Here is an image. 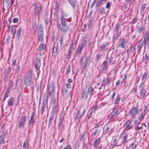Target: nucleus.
Wrapping results in <instances>:
<instances>
[{
  "instance_id": "nucleus-16",
  "label": "nucleus",
  "mask_w": 149,
  "mask_h": 149,
  "mask_svg": "<svg viewBox=\"0 0 149 149\" xmlns=\"http://www.w3.org/2000/svg\"><path fill=\"white\" fill-rule=\"evenodd\" d=\"M34 112H32L31 113V116L30 119L29 120V122L28 124L29 125H31L32 127L33 126L34 124Z\"/></svg>"
},
{
  "instance_id": "nucleus-1",
  "label": "nucleus",
  "mask_w": 149,
  "mask_h": 149,
  "mask_svg": "<svg viewBox=\"0 0 149 149\" xmlns=\"http://www.w3.org/2000/svg\"><path fill=\"white\" fill-rule=\"evenodd\" d=\"M94 91V88L91 86L90 83H88L87 85L84 89H82L81 97L83 99H86L88 96V94L91 96L93 94V92Z\"/></svg>"
},
{
  "instance_id": "nucleus-25",
  "label": "nucleus",
  "mask_w": 149,
  "mask_h": 149,
  "mask_svg": "<svg viewBox=\"0 0 149 149\" xmlns=\"http://www.w3.org/2000/svg\"><path fill=\"white\" fill-rule=\"evenodd\" d=\"M52 54L55 57L57 56V48L56 46H54L53 48Z\"/></svg>"
},
{
  "instance_id": "nucleus-51",
  "label": "nucleus",
  "mask_w": 149,
  "mask_h": 149,
  "mask_svg": "<svg viewBox=\"0 0 149 149\" xmlns=\"http://www.w3.org/2000/svg\"><path fill=\"white\" fill-rule=\"evenodd\" d=\"M113 60V57L112 56H111L109 57L108 58V61L109 63V64L110 65L112 64H113L112 61V60Z\"/></svg>"
},
{
  "instance_id": "nucleus-46",
  "label": "nucleus",
  "mask_w": 149,
  "mask_h": 149,
  "mask_svg": "<svg viewBox=\"0 0 149 149\" xmlns=\"http://www.w3.org/2000/svg\"><path fill=\"white\" fill-rule=\"evenodd\" d=\"M88 62H86L85 61V62L84 63V64L83 66V69L82 70V72H83L84 70H85V68H86V67L87 66V64H88Z\"/></svg>"
},
{
  "instance_id": "nucleus-28",
  "label": "nucleus",
  "mask_w": 149,
  "mask_h": 149,
  "mask_svg": "<svg viewBox=\"0 0 149 149\" xmlns=\"http://www.w3.org/2000/svg\"><path fill=\"white\" fill-rule=\"evenodd\" d=\"M107 62L106 61H104L102 64V72H104L105 70H106L107 67H106Z\"/></svg>"
},
{
  "instance_id": "nucleus-7",
  "label": "nucleus",
  "mask_w": 149,
  "mask_h": 149,
  "mask_svg": "<svg viewBox=\"0 0 149 149\" xmlns=\"http://www.w3.org/2000/svg\"><path fill=\"white\" fill-rule=\"evenodd\" d=\"M139 111L138 109L136 107H133L132 110L129 111V113H131L132 117L135 118L136 115L138 113Z\"/></svg>"
},
{
  "instance_id": "nucleus-52",
  "label": "nucleus",
  "mask_w": 149,
  "mask_h": 149,
  "mask_svg": "<svg viewBox=\"0 0 149 149\" xmlns=\"http://www.w3.org/2000/svg\"><path fill=\"white\" fill-rule=\"evenodd\" d=\"M135 47L134 46H132L130 47V52L131 53H132L135 50Z\"/></svg>"
},
{
  "instance_id": "nucleus-33",
  "label": "nucleus",
  "mask_w": 149,
  "mask_h": 149,
  "mask_svg": "<svg viewBox=\"0 0 149 149\" xmlns=\"http://www.w3.org/2000/svg\"><path fill=\"white\" fill-rule=\"evenodd\" d=\"M46 47V46L44 43L41 44L39 47V48L41 51L44 50Z\"/></svg>"
},
{
  "instance_id": "nucleus-8",
  "label": "nucleus",
  "mask_w": 149,
  "mask_h": 149,
  "mask_svg": "<svg viewBox=\"0 0 149 149\" xmlns=\"http://www.w3.org/2000/svg\"><path fill=\"white\" fill-rule=\"evenodd\" d=\"M75 43L74 42H72L71 45L69 47V49L68 51L67 54V56L68 57L69 59L70 56L71 55V53L72 52L74 49H75V47L74 46Z\"/></svg>"
},
{
  "instance_id": "nucleus-55",
  "label": "nucleus",
  "mask_w": 149,
  "mask_h": 149,
  "mask_svg": "<svg viewBox=\"0 0 149 149\" xmlns=\"http://www.w3.org/2000/svg\"><path fill=\"white\" fill-rule=\"evenodd\" d=\"M5 2H7L10 4L11 6L12 4L13 3L14 0H6Z\"/></svg>"
},
{
  "instance_id": "nucleus-41",
  "label": "nucleus",
  "mask_w": 149,
  "mask_h": 149,
  "mask_svg": "<svg viewBox=\"0 0 149 149\" xmlns=\"http://www.w3.org/2000/svg\"><path fill=\"white\" fill-rule=\"evenodd\" d=\"M41 10H35V15L39 17L41 13Z\"/></svg>"
},
{
  "instance_id": "nucleus-35",
  "label": "nucleus",
  "mask_w": 149,
  "mask_h": 149,
  "mask_svg": "<svg viewBox=\"0 0 149 149\" xmlns=\"http://www.w3.org/2000/svg\"><path fill=\"white\" fill-rule=\"evenodd\" d=\"M34 6L36 9H41V6L39 3H36L34 4Z\"/></svg>"
},
{
  "instance_id": "nucleus-44",
  "label": "nucleus",
  "mask_w": 149,
  "mask_h": 149,
  "mask_svg": "<svg viewBox=\"0 0 149 149\" xmlns=\"http://www.w3.org/2000/svg\"><path fill=\"white\" fill-rule=\"evenodd\" d=\"M10 4L7 2H5V1L3 2V6L6 7L7 8H9V7L11 6V5H10Z\"/></svg>"
},
{
  "instance_id": "nucleus-38",
  "label": "nucleus",
  "mask_w": 149,
  "mask_h": 149,
  "mask_svg": "<svg viewBox=\"0 0 149 149\" xmlns=\"http://www.w3.org/2000/svg\"><path fill=\"white\" fill-rule=\"evenodd\" d=\"M123 136V141L122 142V143L124 144L125 143L127 142V141H126L128 137V135H126V136Z\"/></svg>"
},
{
  "instance_id": "nucleus-21",
  "label": "nucleus",
  "mask_w": 149,
  "mask_h": 149,
  "mask_svg": "<svg viewBox=\"0 0 149 149\" xmlns=\"http://www.w3.org/2000/svg\"><path fill=\"white\" fill-rule=\"evenodd\" d=\"M14 99L13 97H11L8 100V105L10 107H12L14 105Z\"/></svg>"
},
{
  "instance_id": "nucleus-47",
  "label": "nucleus",
  "mask_w": 149,
  "mask_h": 149,
  "mask_svg": "<svg viewBox=\"0 0 149 149\" xmlns=\"http://www.w3.org/2000/svg\"><path fill=\"white\" fill-rule=\"evenodd\" d=\"M68 14L67 13H64L63 11H62V13L61 15V17H63L64 18V17H67L68 16Z\"/></svg>"
},
{
  "instance_id": "nucleus-49",
  "label": "nucleus",
  "mask_w": 149,
  "mask_h": 149,
  "mask_svg": "<svg viewBox=\"0 0 149 149\" xmlns=\"http://www.w3.org/2000/svg\"><path fill=\"white\" fill-rule=\"evenodd\" d=\"M144 82V81H143L141 84L139 85V88L140 89H142L143 88H143L144 85L145 84Z\"/></svg>"
},
{
  "instance_id": "nucleus-50",
  "label": "nucleus",
  "mask_w": 149,
  "mask_h": 149,
  "mask_svg": "<svg viewBox=\"0 0 149 149\" xmlns=\"http://www.w3.org/2000/svg\"><path fill=\"white\" fill-rule=\"evenodd\" d=\"M60 149H72V148L70 145H68L65 148H62V146L61 147Z\"/></svg>"
},
{
  "instance_id": "nucleus-2",
  "label": "nucleus",
  "mask_w": 149,
  "mask_h": 149,
  "mask_svg": "<svg viewBox=\"0 0 149 149\" xmlns=\"http://www.w3.org/2000/svg\"><path fill=\"white\" fill-rule=\"evenodd\" d=\"M43 26L42 25H40L38 30V36L39 38L38 40L43 42L44 41V36L43 32Z\"/></svg>"
},
{
  "instance_id": "nucleus-59",
  "label": "nucleus",
  "mask_w": 149,
  "mask_h": 149,
  "mask_svg": "<svg viewBox=\"0 0 149 149\" xmlns=\"http://www.w3.org/2000/svg\"><path fill=\"white\" fill-rule=\"evenodd\" d=\"M17 68L16 70V72L17 73H19L20 72V65L19 64L17 65Z\"/></svg>"
},
{
  "instance_id": "nucleus-63",
  "label": "nucleus",
  "mask_w": 149,
  "mask_h": 149,
  "mask_svg": "<svg viewBox=\"0 0 149 149\" xmlns=\"http://www.w3.org/2000/svg\"><path fill=\"white\" fill-rule=\"evenodd\" d=\"M144 30L143 27V26H141L139 29V33H142Z\"/></svg>"
},
{
  "instance_id": "nucleus-58",
  "label": "nucleus",
  "mask_w": 149,
  "mask_h": 149,
  "mask_svg": "<svg viewBox=\"0 0 149 149\" xmlns=\"http://www.w3.org/2000/svg\"><path fill=\"white\" fill-rule=\"evenodd\" d=\"M91 54L90 55H89L86 58L85 61L86 62H88L89 61L91 57Z\"/></svg>"
},
{
  "instance_id": "nucleus-6",
  "label": "nucleus",
  "mask_w": 149,
  "mask_h": 149,
  "mask_svg": "<svg viewBox=\"0 0 149 149\" xmlns=\"http://www.w3.org/2000/svg\"><path fill=\"white\" fill-rule=\"evenodd\" d=\"M58 107L57 104L56 102H54L53 104L52 109L50 114L54 115L55 114L57 113Z\"/></svg>"
},
{
  "instance_id": "nucleus-56",
  "label": "nucleus",
  "mask_w": 149,
  "mask_h": 149,
  "mask_svg": "<svg viewBox=\"0 0 149 149\" xmlns=\"http://www.w3.org/2000/svg\"><path fill=\"white\" fill-rule=\"evenodd\" d=\"M69 1L72 6L74 8L75 7V4L73 1L72 0H68Z\"/></svg>"
},
{
  "instance_id": "nucleus-57",
  "label": "nucleus",
  "mask_w": 149,
  "mask_h": 149,
  "mask_svg": "<svg viewBox=\"0 0 149 149\" xmlns=\"http://www.w3.org/2000/svg\"><path fill=\"white\" fill-rule=\"evenodd\" d=\"M70 65H69L67 69V71L66 73V75H67L70 72Z\"/></svg>"
},
{
  "instance_id": "nucleus-4",
  "label": "nucleus",
  "mask_w": 149,
  "mask_h": 149,
  "mask_svg": "<svg viewBox=\"0 0 149 149\" xmlns=\"http://www.w3.org/2000/svg\"><path fill=\"white\" fill-rule=\"evenodd\" d=\"M54 89V82L53 81L50 82L48 84V95L50 96L52 95Z\"/></svg>"
},
{
  "instance_id": "nucleus-30",
  "label": "nucleus",
  "mask_w": 149,
  "mask_h": 149,
  "mask_svg": "<svg viewBox=\"0 0 149 149\" xmlns=\"http://www.w3.org/2000/svg\"><path fill=\"white\" fill-rule=\"evenodd\" d=\"M14 26L12 25L11 26V28L10 29V32L13 36L15 35V29L13 27Z\"/></svg>"
},
{
  "instance_id": "nucleus-9",
  "label": "nucleus",
  "mask_w": 149,
  "mask_h": 149,
  "mask_svg": "<svg viewBox=\"0 0 149 149\" xmlns=\"http://www.w3.org/2000/svg\"><path fill=\"white\" fill-rule=\"evenodd\" d=\"M57 27L58 29L59 28L61 31L64 32L67 31L68 29L67 25H63L59 24L58 25Z\"/></svg>"
},
{
  "instance_id": "nucleus-14",
  "label": "nucleus",
  "mask_w": 149,
  "mask_h": 149,
  "mask_svg": "<svg viewBox=\"0 0 149 149\" xmlns=\"http://www.w3.org/2000/svg\"><path fill=\"white\" fill-rule=\"evenodd\" d=\"M144 43V42L143 41L142 39H141L139 41L137 47V49H138V52H139L141 50Z\"/></svg>"
},
{
  "instance_id": "nucleus-64",
  "label": "nucleus",
  "mask_w": 149,
  "mask_h": 149,
  "mask_svg": "<svg viewBox=\"0 0 149 149\" xmlns=\"http://www.w3.org/2000/svg\"><path fill=\"white\" fill-rule=\"evenodd\" d=\"M131 146V149H134L136 148V144L134 142H133Z\"/></svg>"
},
{
  "instance_id": "nucleus-5",
  "label": "nucleus",
  "mask_w": 149,
  "mask_h": 149,
  "mask_svg": "<svg viewBox=\"0 0 149 149\" xmlns=\"http://www.w3.org/2000/svg\"><path fill=\"white\" fill-rule=\"evenodd\" d=\"M26 121V117L24 116L20 119L19 123V127L20 129H23L24 127V123Z\"/></svg>"
},
{
  "instance_id": "nucleus-32",
  "label": "nucleus",
  "mask_w": 149,
  "mask_h": 149,
  "mask_svg": "<svg viewBox=\"0 0 149 149\" xmlns=\"http://www.w3.org/2000/svg\"><path fill=\"white\" fill-rule=\"evenodd\" d=\"M61 24L63 25H67V23L65 19L63 17H61Z\"/></svg>"
},
{
  "instance_id": "nucleus-18",
  "label": "nucleus",
  "mask_w": 149,
  "mask_h": 149,
  "mask_svg": "<svg viewBox=\"0 0 149 149\" xmlns=\"http://www.w3.org/2000/svg\"><path fill=\"white\" fill-rule=\"evenodd\" d=\"M149 59V52H146L145 54V56H143V59L142 60V62H144L146 63H147V62Z\"/></svg>"
},
{
  "instance_id": "nucleus-34",
  "label": "nucleus",
  "mask_w": 149,
  "mask_h": 149,
  "mask_svg": "<svg viewBox=\"0 0 149 149\" xmlns=\"http://www.w3.org/2000/svg\"><path fill=\"white\" fill-rule=\"evenodd\" d=\"M83 49V48L80 47L79 46L78 48L77 49V54H78V55L79 56L81 54V53L82 52V49Z\"/></svg>"
},
{
  "instance_id": "nucleus-61",
  "label": "nucleus",
  "mask_w": 149,
  "mask_h": 149,
  "mask_svg": "<svg viewBox=\"0 0 149 149\" xmlns=\"http://www.w3.org/2000/svg\"><path fill=\"white\" fill-rule=\"evenodd\" d=\"M145 113H142L140 116V118L139 119V120L140 121H141V120H142V119L144 118V117L145 116Z\"/></svg>"
},
{
  "instance_id": "nucleus-37",
  "label": "nucleus",
  "mask_w": 149,
  "mask_h": 149,
  "mask_svg": "<svg viewBox=\"0 0 149 149\" xmlns=\"http://www.w3.org/2000/svg\"><path fill=\"white\" fill-rule=\"evenodd\" d=\"M20 80V79L17 78L16 80L15 83V89H17L19 87L18 86V83L19 81Z\"/></svg>"
},
{
  "instance_id": "nucleus-53",
  "label": "nucleus",
  "mask_w": 149,
  "mask_h": 149,
  "mask_svg": "<svg viewBox=\"0 0 149 149\" xmlns=\"http://www.w3.org/2000/svg\"><path fill=\"white\" fill-rule=\"evenodd\" d=\"M103 0H98L96 5V7H98L100 5H101L102 4L101 3L103 1Z\"/></svg>"
},
{
  "instance_id": "nucleus-43",
  "label": "nucleus",
  "mask_w": 149,
  "mask_h": 149,
  "mask_svg": "<svg viewBox=\"0 0 149 149\" xmlns=\"http://www.w3.org/2000/svg\"><path fill=\"white\" fill-rule=\"evenodd\" d=\"M117 139H115L113 141V143L111 144V146L114 147L115 146H118V145L116 146V145L117 144Z\"/></svg>"
},
{
  "instance_id": "nucleus-24",
  "label": "nucleus",
  "mask_w": 149,
  "mask_h": 149,
  "mask_svg": "<svg viewBox=\"0 0 149 149\" xmlns=\"http://www.w3.org/2000/svg\"><path fill=\"white\" fill-rule=\"evenodd\" d=\"M143 41L144 42V43H145V45L146 43L148 46H149V37L148 33L144 37V40Z\"/></svg>"
},
{
  "instance_id": "nucleus-11",
  "label": "nucleus",
  "mask_w": 149,
  "mask_h": 149,
  "mask_svg": "<svg viewBox=\"0 0 149 149\" xmlns=\"http://www.w3.org/2000/svg\"><path fill=\"white\" fill-rule=\"evenodd\" d=\"M33 74V71L31 70H29L27 71L25 74V78L31 79Z\"/></svg>"
},
{
  "instance_id": "nucleus-26",
  "label": "nucleus",
  "mask_w": 149,
  "mask_h": 149,
  "mask_svg": "<svg viewBox=\"0 0 149 149\" xmlns=\"http://www.w3.org/2000/svg\"><path fill=\"white\" fill-rule=\"evenodd\" d=\"M31 79L25 78L24 81V84L25 85L27 86H30L31 85Z\"/></svg>"
},
{
  "instance_id": "nucleus-42",
  "label": "nucleus",
  "mask_w": 149,
  "mask_h": 149,
  "mask_svg": "<svg viewBox=\"0 0 149 149\" xmlns=\"http://www.w3.org/2000/svg\"><path fill=\"white\" fill-rule=\"evenodd\" d=\"M28 141L27 140H25L23 143V147L25 148H26L28 146Z\"/></svg>"
},
{
  "instance_id": "nucleus-29",
  "label": "nucleus",
  "mask_w": 149,
  "mask_h": 149,
  "mask_svg": "<svg viewBox=\"0 0 149 149\" xmlns=\"http://www.w3.org/2000/svg\"><path fill=\"white\" fill-rule=\"evenodd\" d=\"M80 111L79 109L77 110V113L75 114L74 117V119L75 121H77V119L78 118Z\"/></svg>"
},
{
  "instance_id": "nucleus-10",
  "label": "nucleus",
  "mask_w": 149,
  "mask_h": 149,
  "mask_svg": "<svg viewBox=\"0 0 149 149\" xmlns=\"http://www.w3.org/2000/svg\"><path fill=\"white\" fill-rule=\"evenodd\" d=\"M147 90L145 88L141 89L139 93V95L140 98L144 97L146 95Z\"/></svg>"
},
{
  "instance_id": "nucleus-19",
  "label": "nucleus",
  "mask_w": 149,
  "mask_h": 149,
  "mask_svg": "<svg viewBox=\"0 0 149 149\" xmlns=\"http://www.w3.org/2000/svg\"><path fill=\"white\" fill-rule=\"evenodd\" d=\"M22 28L20 27L18 29V30L17 31V34L16 35V40L17 41L19 40L21 36V32L22 30Z\"/></svg>"
},
{
  "instance_id": "nucleus-12",
  "label": "nucleus",
  "mask_w": 149,
  "mask_h": 149,
  "mask_svg": "<svg viewBox=\"0 0 149 149\" xmlns=\"http://www.w3.org/2000/svg\"><path fill=\"white\" fill-rule=\"evenodd\" d=\"M126 40L123 39L119 42V44L118 45V46L120 47L122 49L124 48L126 45Z\"/></svg>"
},
{
  "instance_id": "nucleus-54",
  "label": "nucleus",
  "mask_w": 149,
  "mask_h": 149,
  "mask_svg": "<svg viewBox=\"0 0 149 149\" xmlns=\"http://www.w3.org/2000/svg\"><path fill=\"white\" fill-rule=\"evenodd\" d=\"M63 36H61L60 37V44L61 46H62L63 45Z\"/></svg>"
},
{
  "instance_id": "nucleus-3",
  "label": "nucleus",
  "mask_w": 149,
  "mask_h": 149,
  "mask_svg": "<svg viewBox=\"0 0 149 149\" xmlns=\"http://www.w3.org/2000/svg\"><path fill=\"white\" fill-rule=\"evenodd\" d=\"M41 65V58H37L36 60L34 63V67L36 70L38 71L37 72V74L40 72V68Z\"/></svg>"
},
{
  "instance_id": "nucleus-31",
  "label": "nucleus",
  "mask_w": 149,
  "mask_h": 149,
  "mask_svg": "<svg viewBox=\"0 0 149 149\" xmlns=\"http://www.w3.org/2000/svg\"><path fill=\"white\" fill-rule=\"evenodd\" d=\"M108 44V42H104L102 46H100V50L102 51L103 50H104L105 48L107 46Z\"/></svg>"
},
{
  "instance_id": "nucleus-39",
  "label": "nucleus",
  "mask_w": 149,
  "mask_h": 149,
  "mask_svg": "<svg viewBox=\"0 0 149 149\" xmlns=\"http://www.w3.org/2000/svg\"><path fill=\"white\" fill-rule=\"evenodd\" d=\"M111 127V126L109 124L107 125L105 130V133L106 134L108 132V131L110 129Z\"/></svg>"
},
{
  "instance_id": "nucleus-60",
  "label": "nucleus",
  "mask_w": 149,
  "mask_h": 149,
  "mask_svg": "<svg viewBox=\"0 0 149 149\" xmlns=\"http://www.w3.org/2000/svg\"><path fill=\"white\" fill-rule=\"evenodd\" d=\"M137 19V18L136 17H134L133 19V20L131 22V24H133L135 23L136 22Z\"/></svg>"
},
{
  "instance_id": "nucleus-62",
  "label": "nucleus",
  "mask_w": 149,
  "mask_h": 149,
  "mask_svg": "<svg viewBox=\"0 0 149 149\" xmlns=\"http://www.w3.org/2000/svg\"><path fill=\"white\" fill-rule=\"evenodd\" d=\"M87 39H88V37L87 36H86L85 37H84L83 38V40L82 42L86 44V42L87 40Z\"/></svg>"
},
{
  "instance_id": "nucleus-40",
  "label": "nucleus",
  "mask_w": 149,
  "mask_h": 149,
  "mask_svg": "<svg viewBox=\"0 0 149 149\" xmlns=\"http://www.w3.org/2000/svg\"><path fill=\"white\" fill-rule=\"evenodd\" d=\"M50 17H46L45 19V22L46 24L47 25L50 22Z\"/></svg>"
},
{
  "instance_id": "nucleus-13",
  "label": "nucleus",
  "mask_w": 149,
  "mask_h": 149,
  "mask_svg": "<svg viewBox=\"0 0 149 149\" xmlns=\"http://www.w3.org/2000/svg\"><path fill=\"white\" fill-rule=\"evenodd\" d=\"M100 139V137H98L94 141L93 143V146L94 148H96L97 146L101 142Z\"/></svg>"
},
{
  "instance_id": "nucleus-15",
  "label": "nucleus",
  "mask_w": 149,
  "mask_h": 149,
  "mask_svg": "<svg viewBox=\"0 0 149 149\" xmlns=\"http://www.w3.org/2000/svg\"><path fill=\"white\" fill-rule=\"evenodd\" d=\"M47 104V101L46 100H43L41 109V114H42L45 111V107Z\"/></svg>"
},
{
  "instance_id": "nucleus-20",
  "label": "nucleus",
  "mask_w": 149,
  "mask_h": 149,
  "mask_svg": "<svg viewBox=\"0 0 149 149\" xmlns=\"http://www.w3.org/2000/svg\"><path fill=\"white\" fill-rule=\"evenodd\" d=\"M63 118L62 117H60L58 120V130H60L62 127V125L63 123Z\"/></svg>"
},
{
  "instance_id": "nucleus-48",
  "label": "nucleus",
  "mask_w": 149,
  "mask_h": 149,
  "mask_svg": "<svg viewBox=\"0 0 149 149\" xmlns=\"http://www.w3.org/2000/svg\"><path fill=\"white\" fill-rule=\"evenodd\" d=\"M120 99V95H118L115 101V104H117L119 101Z\"/></svg>"
},
{
  "instance_id": "nucleus-27",
  "label": "nucleus",
  "mask_w": 149,
  "mask_h": 149,
  "mask_svg": "<svg viewBox=\"0 0 149 149\" xmlns=\"http://www.w3.org/2000/svg\"><path fill=\"white\" fill-rule=\"evenodd\" d=\"M94 20V18L93 17L91 18L90 22L88 25V28L89 29H90L92 27Z\"/></svg>"
},
{
  "instance_id": "nucleus-23",
  "label": "nucleus",
  "mask_w": 149,
  "mask_h": 149,
  "mask_svg": "<svg viewBox=\"0 0 149 149\" xmlns=\"http://www.w3.org/2000/svg\"><path fill=\"white\" fill-rule=\"evenodd\" d=\"M148 74V71H146L142 76L141 80L144 82H146V78Z\"/></svg>"
},
{
  "instance_id": "nucleus-36",
  "label": "nucleus",
  "mask_w": 149,
  "mask_h": 149,
  "mask_svg": "<svg viewBox=\"0 0 149 149\" xmlns=\"http://www.w3.org/2000/svg\"><path fill=\"white\" fill-rule=\"evenodd\" d=\"M97 134H98V135L99 134V130L98 129H96L94 130V132L92 134V137H93L96 135Z\"/></svg>"
},
{
  "instance_id": "nucleus-45",
  "label": "nucleus",
  "mask_w": 149,
  "mask_h": 149,
  "mask_svg": "<svg viewBox=\"0 0 149 149\" xmlns=\"http://www.w3.org/2000/svg\"><path fill=\"white\" fill-rule=\"evenodd\" d=\"M120 26V24L119 23H118L115 26V30L116 31H117L119 29V27Z\"/></svg>"
},
{
  "instance_id": "nucleus-17",
  "label": "nucleus",
  "mask_w": 149,
  "mask_h": 149,
  "mask_svg": "<svg viewBox=\"0 0 149 149\" xmlns=\"http://www.w3.org/2000/svg\"><path fill=\"white\" fill-rule=\"evenodd\" d=\"M7 135V133L5 132L3 135L0 137V144H4L5 143V139Z\"/></svg>"
},
{
  "instance_id": "nucleus-22",
  "label": "nucleus",
  "mask_w": 149,
  "mask_h": 149,
  "mask_svg": "<svg viewBox=\"0 0 149 149\" xmlns=\"http://www.w3.org/2000/svg\"><path fill=\"white\" fill-rule=\"evenodd\" d=\"M62 91L64 96L65 97L68 96L69 93H68V91L66 88L65 87H63L62 88Z\"/></svg>"
}]
</instances>
